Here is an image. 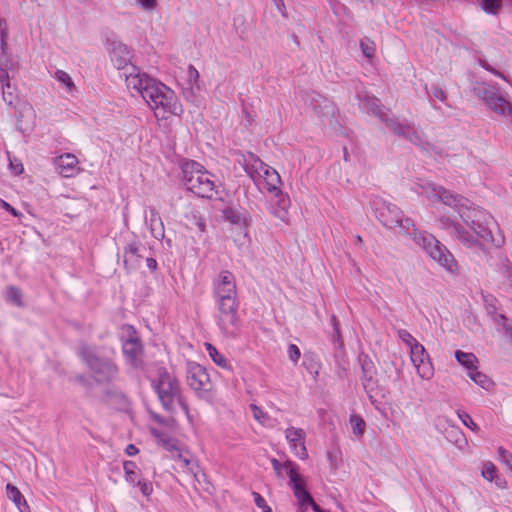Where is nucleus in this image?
<instances>
[{"label":"nucleus","mask_w":512,"mask_h":512,"mask_svg":"<svg viewBox=\"0 0 512 512\" xmlns=\"http://www.w3.org/2000/svg\"><path fill=\"white\" fill-rule=\"evenodd\" d=\"M422 190L427 198L435 202L441 201L457 211L462 224L449 217H441L439 220L440 227L447 230L464 245L467 247H482L485 243L494 242L489 227L492 223V217L486 211L477 207H468L466 199L433 183H426L422 186Z\"/></svg>","instance_id":"nucleus-1"},{"label":"nucleus","mask_w":512,"mask_h":512,"mask_svg":"<svg viewBox=\"0 0 512 512\" xmlns=\"http://www.w3.org/2000/svg\"><path fill=\"white\" fill-rule=\"evenodd\" d=\"M373 206L377 219L385 227L390 229L398 227L399 233L410 237L445 271L452 275L458 273V262L447 247L436 239L434 235L419 232L413 220L405 217L403 212L396 205L383 199H376L373 201Z\"/></svg>","instance_id":"nucleus-2"},{"label":"nucleus","mask_w":512,"mask_h":512,"mask_svg":"<svg viewBox=\"0 0 512 512\" xmlns=\"http://www.w3.org/2000/svg\"><path fill=\"white\" fill-rule=\"evenodd\" d=\"M129 72L120 76L125 78L126 86L141 95L144 101L154 110L157 118L166 119L168 115H179L183 109L174 91L165 84L151 78L140 69L131 65Z\"/></svg>","instance_id":"nucleus-3"},{"label":"nucleus","mask_w":512,"mask_h":512,"mask_svg":"<svg viewBox=\"0 0 512 512\" xmlns=\"http://www.w3.org/2000/svg\"><path fill=\"white\" fill-rule=\"evenodd\" d=\"M151 386L166 412L189 416L188 405L174 374L168 372L165 367H159L151 379Z\"/></svg>","instance_id":"nucleus-4"},{"label":"nucleus","mask_w":512,"mask_h":512,"mask_svg":"<svg viewBox=\"0 0 512 512\" xmlns=\"http://www.w3.org/2000/svg\"><path fill=\"white\" fill-rule=\"evenodd\" d=\"M156 425L149 427V432L156 439V442L166 451L170 452L171 457L181 463V465L194 472L191 461L183 455V446L174 437L178 432V425L175 418H155Z\"/></svg>","instance_id":"nucleus-5"},{"label":"nucleus","mask_w":512,"mask_h":512,"mask_svg":"<svg viewBox=\"0 0 512 512\" xmlns=\"http://www.w3.org/2000/svg\"><path fill=\"white\" fill-rule=\"evenodd\" d=\"M182 181L186 189L199 197L211 199L217 194L214 175L209 173L203 165L187 160L181 165Z\"/></svg>","instance_id":"nucleus-6"},{"label":"nucleus","mask_w":512,"mask_h":512,"mask_svg":"<svg viewBox=\"0 0 512 512\" xmlns=\"http://www.w3.org/2000/svg\"><path fill=\"white\" fill-rule=\"evenodd\" d=\"M79 357L88 366L93 379L100 384H109L118 376L117 366L109 359L98 356L95 349L82 344L78 351Z\"/></svg>","instance_id":"nucleus-7"},{"label":"nucleus","mask_w":512,"mask_h":512,"mask_svg":"<svg viewBox=\"0 0 512 512\" xmlns=\"http://www.w3.org/2000/svg\"><path fill=\"white\" fill-rule=\"evenodd\" d=\"M472 92L488 110L500 116L512 118V103L501 94L497 87L486 82H475Z\"/></svg>","instance_id":"nucleus-8"},{"label":"nucleus","mask_w":512,"mask_h":512,"mask_svg":"<svg viewBox=\"0 0 512 512\" xmlns=\"http://www.w3.org/2000/svg\"><path fill=\"white\" fill-rule=\"evenodd\" d=\"M9 35L8 25L5 19L0 18V48L2 57L0 58V83L2 88V98L10 107H16L19 103V97L15 87L10 84L8 68L11 66L9 59H4L6 55L7 38Z\"/></svg>","instance_id":"nucleus-9"},{"label":"nucleus","mask_w":512,"mask_h":512,"mask_svg":"<svg viewBox=\"0 0 512 512\" xmlns=\"http://www.w3.org/2000/svg\"><path fill=\"white\" fill-rule=\"evenodd\" d=\"M217 304V325L221 332L229 338H236L240 332L237 299H215Z\"/></svg>","instance_id":"nucleus-10"},{"label":"nucleus","mask_w":512,"mask_h":512,"mask_svg":"<svg viewBox=\"0 0 512 512\" xmlns=\"http://www.w3.org/2000/svg\"><path fill=\"white\" fill-rule=\"evenodd\" d=\"M253 162L246 164L244 169L250 177L254 178V174L264 179L265 188L268 192L273 193L275 196H282V191L279 188L281 178L278 172L260 160L258 157L251 155Z\"/></svg>","instance_id":"nucleus-11"},{"label":"nucleus","mask_w":512,"mask_h":512,"mask_svg":"<svg viewBox=\"0 0 512 512\" xmlns=\"http://www.w3.org/2000/svg\"><path fill=\"white\" fill-rule=\"evenodd\" d=\"M187 382L200 397L207 400L211 398L212 383L203 366L199 364L190 365L187 372Z\"/></svg>","instance_id":"nucleus-12"},{"label":"nucleus","mask_w":512,"mask_h":512,"mask_svg":"<svg viewBox=\"0 0 512 512\" xmlns=\"http://www.w3.org/2000/svg\"><path fill=\"white\" fill-rule=\"evenodd\" d=\"M388 128L397 136L405 138L412 144L421 147L425 151H434V146L429 142H426L422 135L416 131L412 124L402 123L398 118L395 120H389Z\"/></svg>","instance_id":"nucleus-13"},{"label":"nucleus","mask_w":512,"mask_h":512,"mask_svg":"<svg viewBox=\"0 0 512 512\" xmlns=\"http://www.w3.org/2000/svg\"><path fill=\"white\" fill-rule=\"evenodd\" d=\"M285 467L290 478V486L293 490L294 496L297 498L301 505L316 504L310 493L306 490L305 483L298 473V466L291 460L285 461Z\"/></svg>","instance_id":"nucleus-14"},{"label":"nucleus","mask_w":512,"mask_h":512,"mask_svg":"<svg viewBox=\"0 0 512 512\" xmlns=\"http://www.w3.org/2000/svg\"><path fill=\"white\" fill-rule=\"evenodd\" d=\"M285 467L290 478V486L293 490L294 496L297 498L301 505L316 504L310 493L306 490L305 483L298 473V466L291 460L285 461Z\"/></svg>","instance_id":"nucleus-15"},{"label":"nucleus","mask_w":512,"mask_h":512,"mask_svg":"<svg viewBox=\"0 0 512 512\" xmlns=\"http://www.w3.org/2000/svg\"><path fill=\"white\" fill-rule=\"evenodd\" d=\"M285 467L290 478V486L293 490L294 496L297 498L301 505L316 504L310 493L306 490L305 483L298 473V466L291 460L285 461Z\"/></svg>","instance_id":"nucleus-16"},{"label":"nucleus","mask_w":512,"mask_h":512,"mask_svg":"<svg viewBox=\"0 0 512 512\" xmlns=\"http://www.w3.org/2000/svg\"><path fill=\"white\" fill-rule=\"evenodd\" d=\"M411 361L413 362L418 375L423 379H429L433 376L434 369L429 360V356L422 344L419 342L410 348Z\"/></svg>","instance_id":"nucleus-17"},{"label":"nucleus","mask_w":512,"mask_h":512,"mask_svg":"<svg viewBox=\"0 0 512 512\" xmlns=\"http://www.w3.org/2000/svg\"><path fill=\"white\" fill-rule=\"evenodd\" d=\"M109 55L113 65L118 70H124L131 67L132 64V51L129 47L118 40H112L109 43Z\"/></svg>","instance_id":"nucleus-18"},{"label":"nucleus","mask_w":512,"mask_h":512,"mask_svg":"<svg viewBox=\"0 0 512 512\" xmlns=\"http://www.w3.org/2000/svg\"><path fill=\"white\" fill-rule=\"evenodd\" d=\"M358 98L360 100V108L378 117L382 122L386 124L387 127L389 120H395L397 118L394 116L390 117L388 110H386V108L381 104L380 100L375 96L359 94Z\"/></svg>","instance_id":"nucleus-19"},{"label":"nucleus","mask_w":512,"mask_h":512,"mask_svg":"<svg viewBox=\"0 0 512 512\" xmlns=\"http://www.w3.org/2000/svg\"><path fill=\"white\" fill-rule=\"evenodd\" d=\"M215 299H237L236 283L233 274L227 270L221 271L214 287Z\"/></svg>","instance_id":"nucleus-20"},{"label":"nucleus","mask_w":512,"mask_h":512,"mask_svg":"<svg viewBox=\"0 0 512 512\" xmlns=\"http://www.w3.org/2000/svg\"><path fill=\"white\" fill-rule=\"evenodd\" d=\"M303 101L310 105L312 109L317 113L318 117H327L334 115V106L323 96L316 92H304L302 94Z\"/></svg>","instance_id":"nucleus-21"},{"label":"nucleus","mask_w":512,"mask_h":512,"mask_svg":"<svg viewBox=\"0 0 512 512\" xmlns=\"http://www.w3.org/2000/svg\"><path fill=\"white\" fill-rule=\"evenodd\" d=\"M285 435L292 452L299 459L306 460L308 458V452L305 446V431L301 428L289 427L286 429Z\"/></svg>","instance_id":"nucleus-22"},{"label":"nucleus","mask_w":512,"mask_h":512,"mask_svg":"<svg viewBox=\"0 0 512 512\" xmlns=\"http://www.w3.org/2000/svg\"><path fill=\"white\" fill-rule=\"evenodd\" d=\"M331 324L334 329L333 339L336 343L335 346V360L338 365V375L340 377H343L347 374L348 368H349V361L347 358V355L343 351V343L340 341V331L338 327V321L337 318L333 315L331 317Z\"/></svg>","instance_id":"nucleus-23"},{"label":"nucleus","mask_w":512,"mask_h":512,"mask_svg":"<svg viewBox=\"0 0 512 512\" xmlns=\"http://www.w3.org/2000/svg\"><path fill=\"white\" fill-rule=\"evenodd\" d=\"M359 363L362 370V385L369 396L372 397L371 393L378 387L377 380L374 379L375 365L368 356L362 354L359 356Z\"/></svg>","instance_id":"nucleus-24"},{"label":"nucleus","mask_w":512,"mask_h":512,"mask_svg":"<svg viewBox=\"0 0 512 512\" xmlns=\"http://www.w3.org/2000/svg\"><path fill=\"white\" fill-rule=\"evenodd\" d=\"M143 255L141 254V244L137 241L131 242L124 247L123 262L127 269H136Z\"/></svg>","instance_id":"nucleus-25"},{"label":"nucleus","mask_w":512,"mask_h":512,"mask_svg":"<svg viewBox=\"0 0 512 512\" xmlns=\"http://www.w3.org/2000/svg\"><path fill=\"white\" fill-rule=\"evenodd\" d=\"M56 169L63 177H71L76 171L78 159L75 155L66 153L56 159Z\"/></svg>","instance_id":"nucleus-26"},{"label":"nucleus","mask_w":512,"mask_h":512,"mask_svg":"<svg viewBox=\"0 0 512 512\" xmlns=\"http://www.w3.org/2000/svg\"><path fill=\"white\" fill-rule=\"evenodd\" d=\"M150 218H146V224L149 226L151 235L157 239L162 240L165 236L163 221L154 207H149Z\"/></svg>","instance_id":"nucleus-27"},{"label":"nucleus","mask_w":512,"mask_h":512,"mask_svg":"<svg viewBox=\"0 0 512 512\" xmlns=\"http://www.w3.org/2000/svg\"><path fill=\"white\" fill-rule=\"evenodd\" d=\"M460 426V423L457 422V418H446V426H444V432L446 437L456 444L466 440L464 433L460 430Z\"/></svg>","instance_id":"nucleus-28"},{"label":"nucleus","mask_w":512,"mask_h":512,"mask_svg":"<svg viewBox=\"0 0 512 512\" xmlns=\"http://www.w3.org/2000/svg\"><path fill=\"white\" fill-rule=\"evenodd\" d=\"M124 355L134 363L142 352L141 341L137 336H131L122 346Z\"/></svg>","instance_id":"nucleus-29"},{"label":"nucleus","mask_w":512,"mask_h":512,"mask_svg":"<svg viewBox=\"0 0 512 512\" xmlns=\"http://www.w3.org/2000/svg\"><path fill=\"white\" fill-rule=\"evenodd\" d=\"M7 497L17 506L20 512H30L29 506L20 490L8 483L6 485Z\"/></svg>","instance_id":"nucleus-30"},{"label":"nucleus","mask_w":512,"mask_h":512,"mask_svg":"<svg viewBox=\"0 0 512 512\" xmlns=\"http://www.w3.org/2000/svg\"><path fill=\"white\" fill-rule=\"evenodd\" d=\"M455 358L463 367L468 370V372L478 369L479 361L473 353L456 350Z\"/></svg>","instance_id":"nucleus-31"},{"label":"nucleus","mask_w":512,"mask_h":512,"mask_svg":"<svg viewBox=\"0 0 512 512\" xmlns=\"http://www.w3.org/2000/svg\"><path fill=\"white\" fill-rule=\"evenodd\" d=\"M110 401L111 404H118L117 409L118 411L130 414L131 413V406L128 398L123 395L121 392L117 390H112L110 395Z\"/></svg>","instance_id":"nucleus-32"},{"label":"nucleus","mask_w":512,"mask_h":512,"mask_svg":"<svg viewBox=\"0 0 512 512\" xmlns=\"http://www.w3.org/2000/svg\"><path fill=\"white\" fill-rule=\"evenodd\" d=\"M468 376L473 382H475V384L485 390H489L493 386V381L487 375L478 370L468 372Z\"/></svg>","instance_id":"nucleus-33"},{"label":"nucleus","mask_w":512,"mask_h":512,"mask_svg":"<svg viewBox=\"0 0 512 512\" xmlns=\"http://www.w3.org/2000/svg\"><path fill=\"white\" fill-rule=\"evenodd\" d=\"M205 346L206 350L209 353V356L211 357L215 364L222 368H230V364L225 358V356L221 354L212 344L206 343Z\"/></svg>","instance_id":"nucleus-34"},{"label":"nucleus","mask_w":512,"mask_h":512,"mask_svg":"<svg viewBox=\"0 0 512 512\" xmlns=\"http://www.w3.org/2000/svg\"><path fill=\"white\" fill-rule=\"evenodd\" d=\"M482 296L487 313L492 316L494 322L496 323V316L502 315L501 313L497 312L498 300L491 294H483Z\"/></svg>","instance_id":"nucleus-35"},{"label":"nucleus","mask_w":512,"mask_h":512,"mask_svg":"<svg viewBox=\"0 0 512 512\" xmlns=\"http://www.w3.org/2000/svg\"><path fill=\"white\" fill-rule=\"evenodd\" d=\"M359 46H360V49H361L363 55L367 59L371 60L374 57L375 51H376V45L373 40H371L368 37H364L360 40Z\"/></svg>","instance_id":"nucleus-36"},{"label":"nucleus","mask_w":512,"mask_h":512,"mask_svg":"<svg viewBox=\"0 0 512 512\" xmlns=\"http://www.w3.org/2000/svg\"><path fill=\"white\" fill-rule=\"evenodd\" d=\"M496 324L502 326L504 330V336L512 347V321L509 320L505 315H497Z\"/></svg>","instance_id":"nucleus-37"},{"label":"nucleus","mask_w":512,"mask_h":512,"mask_svg":"<svg viewBox=\"0 0 512 512\" xmlns=\"http://www.w3.org/2000/svg\"><path fill=\"white\" fill-rule=\"evenodd\" d=\"M7 300L12 302L13 304L21 307L23 306L22 302V292L19 288L15 286H9L6 290Z\"/></svg>","instance_id":"nucleus-38"},{"label":"nucleus","mask_w":512,"mask_h":512,"mask_svg":"<svg viewBox=\"0 0 512 512\" xmlns=\"http://www.w3.org/2000/svg\"><path fill=\"white\" fill-rule=\"evenodd\" d=\"M123 469H124V472H125V480L132 484V485H135L136 484V463L133 462V461H124L123 463Z\"/></svg>","instance_id":"nucleus-39"},{"label":"nucleus","mask_w":512,"mask_h":512,"mask_svg":"<svg viewBox=\"0 0 512 512\" xmlns=\"http://www.w3.org/2000/svg\"><path fill=\"white\" fill-rule=\"evenodd\" d=\"M425 90L430 99L433 97L444 102L447 98L446 92L439 85L432 84L430 87L426 85Z\"/></svg>","instance_id":"nucleus-40"},{"label":"nucleus","mask_w":512,"mask_h":512,"mask_svg":"<svg viewBox=\"0 0 512 512\" xmlns=\"http://www.w3.org/2000/svg\"><path fill=\"white\" fill-rule=\"evenodd\" d=\"M55 78L61 84H63L69 92H71L75 88L72 78L70 77V75L67 72H65L63 70H56Z\"/></svg>","instance_id":"nucleus-41"},{"label":"nucleus","mask_w":512,"mask_h":512,"mask_svg":"<svg viewBox=\"0 0 512 512\" xmlns=\"http://www.w3.org/2000/svg\"><path fill=\"white\" fill-rule=\"evenodd\" d=\"M481 475L487 481L492 482L497 475L496 466L491 461L485 462L483 464Z\"/></svg>","instance_id":"nucleus-42"},{"label":"nucleus","mask_w":512,"mask_h":512,"mask_svg":"<svg viewBox=\"0 0 512 512\" xmlns=\"http://www.w3.org/2000/svg\"><path fill=\"white\" fill-rule=\"evenodd\" d=\"M224 214H225V218L228 221H230L232 224L240 225L244 220V217L242 216V214L233 208L226 209L224 211Z\"/></svg>","instance_id":"nucleus-43"},{"label":"nucleus","mask_w":512,"mask_h":512,"mask_svg":"<svg viewBox=\"0 0 512 512\" xmlns=\"http://www.w3.org/2000/svg\"><path fill=\"white\" fill-rule=\"evenodd\" d=\"M498 460L512 469V454L503 447L498 448Z\"/></svg>","instance_id":"nucleus-44"},{"label":"nucleus","mask_w":512,"mask_h":512,"mask_svg":"<svg viewBox=\"0 0 512 512\" xmlns=\"http://www.w3.org/2000/svg\"><path fill=\"white\" fill-rule=\"evenodd\" d=\"M136 4L145 12H152L157 9V0H135Z\"/></svg>","instance_id":"nucleus-45"},{"label":"nucleus","mask_w":512,"mask_h":512,"mask_svg":"<svg viewBox=\"0 0 512 512\" xmlns=\"http://www.w3.org/2000/svg\"><path fill=\"white\" fill-rule=\"evenodd\" d=\"M398 336L410 348L414 346V344L418 343V341L407 330H398Z\"/></svg>","instance_id":"nucleus-46"},{"label":"nucleus","mask_w":512,"mask_h":512,"mask_svg":"<svg viewBox=\"0 0 512 512\" xmlns=\"http://www.w3.org/2000/svg\"><path fill=\"white\" fill-rule=\"evenodd\" d=\"M135 485L140 488V491L144 496H149L153 492L152 484L146 480H139Z\"/></svg>","instance_id":"nucleus-47"},{"label":"nucleus","mask_w":512,"mask_h":512,"mask_svg":"<svg viewBox=\"0 0 512 512\" xmlns=\"http://www.w3.org/2000/svg\"><path fill=\"white\" fill-rule=\"evenodd\" d=\"M8 157L10 156L8 155ZM9 168L15 175H20L24 170L23 164L16 158H9Z\"/></svg>","instance_id":"nucleus-48"},{"label":"nucleus","mask_w":512,"mask_h":512,"mask_svg":"<svg viewBox=\"0 0 512 512\" xmlns=\"http://www.w3.org/2000/svg\"><path fill=\"white\" fill-rule=\"evenodd\" d=\"M253 495L258 508L262 509L263 512H271V508L267 505L266 500L259 493L254 492Z\"/></svg>","instance_id":"nucleus-49"},{"label":"nucleus","mask_w":512,"mask_h":512,"mask_svg":"<svg viewBox=\"0 0 512 512\" xmlns=\"http://www.w3.org/2000/svg\"><path fill=\"white\" fill-rule=\"evenodd\" d=\"M300 355V349L298 348L297 345L290 344L288 346V356L292 362L296 363L299 360Z\"/></svg>","instance_id":"nucleus-50"},{"label":"nucleus","mask_w":512,"mask_h":512,"mask_svg":"<svg viewBox=\"0 0 512 512\" xmlns=\"http://www.w3.org/2000/svg\"><path fill=\"white\" fill-rule=\"evenodd\" d=\"M272 467L279 478H283L282 470L286 469L285 462L281 463L278 459L272 458L271 459Z\"/></svg>","instance_id":"nucleus-51"},{"label":"nucleus","mask_w":512,"mask_h":512,"mask_svg":"<svg viewBox=\"0 0 512 512\" xmlns=\"http://www.w3.org/2000/svg\"><path fill=\"white\" fill-rule=\"evenodd\" d=\"M457 422L460 423V425L471 429L472 431H476L478 429V426L474 422L473 418H457Z\"/></svg>","instance_id":"nucleus-52"},{"label":"nucleus","mask_w":512,"mask_h":512,"mask_svg":"<svg viewBox=\"0 0 512 512\" xmlns=\"http://www.w3.org/2000/svg\"><path fill=\"white\" fill-rule=\"evenodd\" d=\"M354 433L362 434L365 429V422L363 418H354Z\"/></svg>","instance_id":"nucleus-53"},{"label":"nucleus","mask_w":512,"mask_h":512,"mask_svg":"<svg viewBox=\"0 0 512 512\" xmlns=\"http://www.w3.org/2000/svg\"><path fill=\"white\" fill-rule=\"evenodd\" d=\"M502 274L510 281L512 287V267L508 263L502 266Z\"/></svg>","instance_id":"nucleus-54"},{"label":"nucleus","mask_w":512,"mask_h":512,"mask_svg":"<svg viewBox=\"0 0 512 512\" xmlns=\"http://www.w3.org/2000/svg\"><path fill=\"white\" fill-rule=\"evenodd\" d=\"M0 202H1V206L8 212H10L12 215L14 216H18V212L15 210L14 207H12L9 203H7L6 201L4 200H1L0 199Z\"/></svg>","instance_id":"nucleus-55"},{"label":"nucleus","mask_w":512,"mask_h":512,"mask_svg":"<svg viewBox=\"0 0 512 512\" xmlns=\"http://www.w3.org/2000/svg\"><path fill=\"white\" fill-rule=\"evenodd\" d=\"M138 452L139 450L134 444H129L125 449V453L128 456H135L136 454H138Z\"/></svg>","instance_id":"nucleus-56"},{"label":"nucleus","mask_w":512,"mask_h":512,"mask_svg":"<svg viewBox=\"0 0 512 512\" xmlns=\"http://www.w3.org/2000/svg\"><path fill=\"white\" fill-rule=\"evenodd\" d=\"M482 67L484 69H486L487 71H490L492 72L493 74L505 79L504 75L502 73H500L499 71L495 70L492 66H490L489 64L487 63H481Z\"/></svg>","instance_id":"nucleus-57"},{"label":"nucleus","mask_w":512,"mask_h":512,"mask_svg":"<svg viewBox=\"0 0 512 512\" xmlns=\"http://www.w3.org/2000/svg\"><path fill=\"white\" fill-rule=\"evenodd\" d=\"M498 488L504 489L506 488V481L505 479L499 477L496 475V477L493 480Z\"/></svg>","instance_id":"nucleus-58"},{"label":"nucleus","mask_w":512,"mask_h":512,"mask_svg":"<svg viewBox=\"0 0 512 512\" xmlns=\"http://www.w3.org/2000/svg\"><path fill=\"white\" fill-rule=\"evenodd\" d=\"M146 264L151 271H155L157 269V261L154 258H147Z\"/></svg>","instance_id":"nucleus-59"},{"label":"nucleus","mask_w":512,"mask_h":512,"mask_svg":"<svg viewBox=\"0 0 512 512\" xmlns=\"http://www.w3.org/2000/svg\"><path fill=\"white\" fill-rule=\"evenodd\" d=\"M189 76L191 78L193 77L195 79H197L199 77L198 71L192 65L189 66Z\"/></svg>","instance_id":"nucleus-60"},{"label":"nucleus","mask_w":512,"mask_h":512,"mask_svg":"<svg viewBox=\"0 0 512 512\" xmlns=\"http://www.w3.org/2000/svg\"><path fill=\"white\" fill-rule=\"evenodd\" d=\"M273 1H274L275 6L277 7V9L280 12H282L285 9V4H284L283 0H273Z\"/></svg>","instance_id":"nucleus-61"},{"label":"nucleus","mask_w":512,"mask_h":512,"mask_svg":"<svg viewBox=\"0 0 512 512\" xmlns=\"http://www.w3.org/2000/svg\"><path fill=\"white\" fill-rule=\"evenodd\" d=\"M343 159H344V164H345V166L348 168V162H349V151H348L347 147H344V148H343Z\"/></svg>","instance_id":"nucleus-62"},{"label":"nucleus","mask_w":512,"mask_h":512,"mask_svg":"<svg viewBox=\"0 0 512 512\" xmlns=\"http://www.w3.org/2000/svg\"><path fill=\"white\" fill-rule=\"evenodd\" d=\"M313 511L314 512H329L327 510L322 509L318 504L313 505Z\"/></svg>","instance_id":"nucleus-63"},{"label":"nucleus","mask_w":512,"mask_h":512,"mask_svg":"<svg viewBox=\"0 0 512 512\" xmlns=\"http://www.w3.org/2000/svg\"><path fill=\"white\" fill-rule=\"evenodd\" d=\"M243 112H244V113H245V115H246L247 123L250 125V124L252 123V121H253L252 116H251V115H250L246 110H244Z\"/></svg>","instance_id":"nucleus-64"}]
</instances>
